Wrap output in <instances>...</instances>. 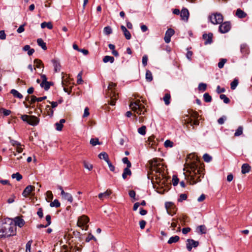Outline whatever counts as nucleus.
I'll list each match as a JSON object with an SVG mask.
<instances>
[{
    "mask_svg": "<svg viewBox=\"0 0 252 252\" xmlns=\"http://www.w3.org/2000/svg\"><path fill=\"white\" fill-rule=\"evenodd\" d=\"M16 233V227L13 222L3 223L0 225V238H5L15 235Z\"/></svg>",
    "mask_w": 252,
    "mask_h": 252,
    "instance_id": "nucleus-2",
    "label": "nucleus"
},
{
    "mask_svg": "<svg viewBox=\"0 0 252 252\" xmlns=\"http://www.w3.org/2000/svg\"><path fill=\"white\" fill-rule=\"evenodd\" d=\"M238 84V80L234 79L230 84V87L232 90H235Z\"/></svg>",
    "mask_w": 252,
    "mask_h": 252,
    "instance_id": "nucleus-37",
    "label": "nucleus"
},
{
    "mask_svg": "<svg viewBox=\"0 0 252 252\" xmlns=\"http://www.w3.org/2000/svg\"><path fill=\"white\" fill-rule=\"evenodd\" d=\"M11 177L13 179H16L17 181H20L22 179V176L18 172L13 174Z\"/></svg>",
    "mask_w": 252,
    "mask_h": 252,
    "instance_id": "nucleus-36",
    "label": "nucleus"
},
{
    "mask_svg": "<svg viewBox=\"0 0 252 252\" xmlns=\"http://www.w3.org/2000/svg\"><path fill=\"white\" fill-rule=\"evenodd\" d=\"M41 27L42 29H44L47 27L48 29L51 30L53 29V25L51 22H44L41 24Z\"/></svg>",
    "mask_w": 252,
    "mask_h": 252,
    "instance_id": "nucleus-26",
    "label": "nucleus"
},
{
    "mask_svg": "<svg viewBox=\"0 0 252 252\" xmlns=\"http://www.w3.org/2000/svg\"><path fill=\"white\" fill-rule=\"evenodd\" d=\"M82 72H80L78 75H77V83L78 84H81L83 82L82 79Z\"/></svg>",
    "mask_w": 252,
    "mask_h": 252,
    "instance_id": "nucleus-53",
    "label": "nucleus"
},
{
    "mask_svg": "<svg viewBox=\"0 0 252 252\" xmlns=\"http://www.w3.org/2000/svg\"><path fill=\"white\" fill-rule=\"evenodd\" d=\"M230 28L231 25L229 22H222L220 25L219 26V31L222 33H225L227 32L230 30Z\"/></svg>",
    "mask_w": 252,
    "mask_h": 252,
    "instance_id": "nucleus-6",
    "label": "nucleus"
},
{
    "mask_svg": "<svg viewBox=\"0 0 252 252\" xmlns=\"http://www.w3.org/2000/svg\"><path fill=\"white\" fill-rule=\"evenodd\" d=\"M220 98L221 99V100H223L224 103H226V104H227L228 103H229L230 102V99L228 97H227L226 95L225 94H221L220 95Z\"/></svg>",
    "mask_w": 252,
    "mask_h": 252,
    "instance_id": "nucleus-40",
    "label": "nucleus"
},
{
    "mask_svg": "<svg viewBox=\"0 0 252 252\" xmlns=\"http://www.w3.org/2000/svg\"><path fill=\"white\" fill-rule=\"evenodd\" d=\"M13 224H15V227L16 226H18L20 227H22L25 224V221L23 219L20 218V217H16L15 218L14 222Z\"/></svg>",
    "mask_w": 252,
    "mask_h": 252,
    "instance_id": "nucleus-16",
    "label": "nucleus"
},
{
    "mask_svg": "<svg viewBox=\"0 0 252 252\" xmlns=\"http://www.w3.org/2000/svg\"><path fill=\"white\" fill-rule=\"evenodd\" d=\"M116 84L109 82V85L106 90V95L110 98L109 103L111 105H115L116 101L118 98V94L116 92Z\"/></svg>",
    "mask_w": 252,
    "mask_h": 252,
    "instance_id": "nucleus-3",
    "label": "nucleus"
},
{
    "mask_svg": "<svg viewBox=\"0 0 252 252\" xmlns=\"http://www.w3.org/2000/svg\"><path fill=\"white\" fill-rule=\"evenodd\" d=\"M100 159H103L106 162L109 161L108 154L106 152H102L98 155Z\"/></svg>",
    "mask_w": 252,
    "mask_h": 252,
    "instance_id": "nucleus-25",
    "label": "nucleus"
},
{
    "mask_svg": "<svg viewBox=\"0 0 252 252\" xmlns=\"http://www.w3.org/2000/svg\"><path fill=\"white\" fill-rule=\"evenodd\" d=\"M187 249L188 251L190 252L192 248H196L199 245L198 241H194L193 239H187Z\"/></svg>",
    "mask_w": 252,
    "mask_h": 252,
    "instance_id": "nucleus-7",
    "label": "nucleus"
},
{
    "mask_svg": "<svg viewBox=\"0 0 252 252\" xmlns=\"http://www.w3.org/2000/svg\"><path fill=\"white\" fill-rule=\"evenodd\" d=\"M179 239L180 237L177 235L172 236L169 238L167 243L169 244H171L172 243L177 242L179 240Z\"/></svg>",
    "mask_w": 252,
    "mask_h": 252,
    "instance_id": "nucleus-28",
    "label": "nucleus"
},
{
    "mask_svg": "<svg viewBox=\"0 0 252 252\" xmlns=\"http://www.w3.org/2000/svg\"><path fill=\"white\" fill-rule=\"evenodd\" d=\"M189 11L186 8H183L181 11L180 16L182 20H184L186 22L188 21L189 19Z\"/></svg>",
    "mask_w": 252,
    "mask_h": 252,
    "instance_id": "nucleus-10",
    "label": "nucleus"
},
{
    "mask_svg": "<svg viewBox=\"0 0 252 252\" xmlns=\"http://www.w3.org/2000/svg\"><path fill=\"white\" fill-rule=\"evenodd\" d=\"M10 93L13 94V95L15 97L21 99L23 98V95L22 94L19 93L17 90L15 89H12L10 91Z\"/></svg>",
    "mask_w": 252,
    "mask_h": 252,
    "instance_id": "nucleus-27",
    "label": "nucleus"
},
{
    "mask_svg": "<svg viewBox=\"0 0 252 252\" xmlns=\"http://www.w3.org/2000/svg\"><path fill=\"white\" fill-rule=\"evenodd\" d=\"M90 144L94 146L97 144L99 145L100 143L98 138H91L90 140Z\"/></svg>",
    "mask_w": 252,
    "mask_h": 252,
    "instance_id": "nucleus-46",
    "label": "nucleus"
},
{
    "mask_svg": "<svg viewBox=\"0 0 252 252\" xmlns=\"http://www.w3.org/2000/svg\"><path fill=\"white\" fill-rule=\"evenodd\" d=\"M226 120V117L225 116H223L222 117H221V118H219L218 120V123L220 124V125H222L224 124V121Z\"/></svg>",
    "mask_w": 252,
    "mask_h": 252,
    "instance_id": "nucleus-56",
    "label": "nucleus"
},
{
    "mask_svg": "<svg viewBox=\"0 0 252 252\" xmlns=\"http://www.w3.org/2000/svg\"><path fill=\"white\" fill-rule=\"evenodd\" d=\"M46 220L47 221L46 226H49L51 223V218L49 215L46 216Z\"/></svg>",
    "mask_w": 252,
    "mask_h": 252,
    "instance_id": "nucleus-63",
    "label": "nucleus"
},
{
    "mask_svg": "<svg viewBox=\"0 0 252 252\" xmlns=\"http://www.w3.org/2000/svg\"><path fill=\"white\" fill-rule=\"evenodd\" d=\"M61 204L58 199H55L53 202H51L50 204V206L51 207H55L58 208L60 206Z\"/></svg>",
    "mask_w": 252,
    "mask_h": 252,
    "instance_id": "nucleus-34",
    "label": "nucleus"
},
{
    "mask_svg": "<svg viewBox=\"0 0 252 252\" xmlns=\"http://www.w3.org/2000/svg\"><path fill=\"white\" fill-rule=\"evenodd\" d=\"M179 182V179L176 176H173L172 178V184L174 186H176Z\"/></svg>",
    "mask_w": 252,
    "mask_h": 252,
    "instance_id": "nucleus-54",
    "label": "nucleus"
},
{
    "mask_svg": "<svg viewBox=\"0 0 252 252\" xmlns=\"http://www.w3.org/2000/svg\"><path fill=\"white\" fill-rule=\"evenodd\" d=\"M26 25V23L22 25H21L17 29V32L18 33H20L23 32L25 31L24 26Z\"/></svg>",
    "mask_w": 252,
    "mask_h": 252,
    "instance_id": "nucleus-58",
    "label": "nucleus"
},
{
    "mask_svg": "<svg viewBox=\"0 0 252 252\" xmlns=\"http://www.w3.org/2000/svg\"><path fill=\"white\" fill-rule=\"evenodd\" d=\"M122 161L124 163L126 164V167H131V162L128 160V159L127 157H125L122 159Z\"/></svg>",
    "mask_w": 252,
    "mask_h": 252,
    "instance_id": "nucleus-48",
    "label": "nucleus"
},
{
    "mask_svg": "<svg viewBox=\"0 0 252 252\" xmlns=\"http://www.w3.org/2000/svg\"><path fill=\"white\" fill-rule=\"evenodd\" d=\"M241 52L244 54H248V49L246 45L242 44L241 45Z\"/></svg>",
    "mask_w": 252,
    "mask_h": 252,
    "instance_id": "nucleus-42",
    "label": "nucleus"
},
{
    "mask_svg": "<svg viewBox=\"0 0 252 252\" xmlns=\"http://www.w3.org/2000/svg\"><path fill=\"white\" fill-rule=\"evenodd\" d=\"M39 122V119L35 116H30L28 124L32 126H36Z\"/></svg>",
    "mask_w": 252,
    "mask_h": 252,
    "instance_id": "nucleus-14",
    "label": "nucleus"
},
{
    "mask_svg": "<svg viewBox=\"0 0 252 252\" xmlns=\"http://www.w3.org/2000/svg\"><path fill=\"white\" fill-rule=\"evenodd\" d=\"M203 98L206 102H210L212 101L211 96L207 93L203 94Z\"/></svg>",
    "mask_w": 252,
    "mask_h": 252,
    "instance_id": "nucleus-35",
    "label": "nucleus"
},
{
    "mask_svg": "<svg viewBox=\"0 0 252 252\" xmlns=\"http://www.w3.org/2000/svg\"><path fill=\"white\" fill-rule=\"evenodd\" d=\"M227 60L226 59H220L218 63V67L219 68L223 67L224 64L226 63Z\"/></svg>",
    "mask_w": 252,
    "mask_h": 252,
    "instance_id": "nucleus-39",
    "label": "nucleus"
},
{
    "mask_svg": "<svg viewBox=\"0 0 252 252\" xmlns=\"http://www.w3.org/2000/svg\"><path fill=\"white\" fill-rule=\"evenodd\" d=\"M187 198V195L186 194L182 193L181 194L179 197V198L178 199L179 202H182L183 200H186Z\"/></svg>",
    "mask_w": 252,
    "mask_h": 252,
    "instance_id": "nucleus-55",
    "label": "nucleus"
},
{
    "mask_svg": "<svg viewBox=\"0 0 252 252\" xmlns=\"http://www.w3.org/2000/svg\"><path fill=\"white\" fill-rule=\"evenodd\" d=\"M213 35V33H212L204 34L203 35V38L205 40L204 44L205 45L212 43Z\"/></svg>",
    "mask_w": 252,
    "mask_h": 252,
    "instance_id": "nucleus-12",
    "label": "nucleus"
},
{
    "mask_svg": "<svg viewBox=\"0 0 252 252\" xmlns=\"http://www.w3.org/2000/svg\"><path fill=\"white\" fill-rule=\"evenodd\" d=\"M175 32L172 29H168L165 34L164 37V41L166 43H168L171 41V37L174 35Z\"/></svg>",
    "mask_w": 252,
    "mask_h": 252,
    "instance_id": "nucleus-9",
    "label": "nucleus"
},
{
    "mask_svg": "<svg viewBox=\"0 0 252 252\" xmlns=\"http://www.w3.org/2000/svg\"><path fill=\"white\" fill-rule=\"evenodd\" d=\"M112 32V30L110 26L105 27L104 28V33L106 35H109Z\"/></svg>",
    "mask_w": 252,
    "mask_h": 252,
    "instance_id": "nucleus-44",
    "label": "nucleus"
},
{
    "mask_svg": "<svg viewBox=\"0 0 252 252\" xmlns=\"http://www.w3.org/2000/svg\"><path fill=\"white\" fill-rule=\"evenodd\" d=\"M83 164L84 166V167L89 170V171H91L93 169V164H91L90 163H89L88 162L84 160L83 161Z\"/></svg>",
    "mask_w": 252,
    "mask_h": 252,
    "instance_id": "nucleus-31",
    "label": "nucleus"
},
{
    "mask_svg": "<svg viewBox=\"0 0 252 252\" xmlns=\"http://www.w3.org/2000/svg\"><path fill=\"white\" fill-rule=\"evenodd\" d=\"M34 189V187L29 185L22 192V195L23 196L27 197L28 195L30 194L31 192Z\"/></svg>",
    "mask_w": 252,
    "mask_h": 252,
    "instance_id": "nucleus-13",
    "label": "nucleus"
},
{
    "mask_svg": "<svg viewBox=\"0 0 252 252\" xmlns=\"http://www.w3.org/2000/svg\"><path fill=\"white\" fill-rule=\"evenodd\" d=\"M146 79L148 82H151L153 80V75L152 72L150 70H147L146 71Z\"/></svg>",
    "mask_w": 252,
    "mask_h": 252,
    "instance_id": "nucleus-33",
    "label": "nucleus"
},
{
    "mask_svg": "<svg viewBox=\"0 0 252 252\" xmlns=\"http://www.w3.org/2000/svg\"><path fill=\"white\" fill-rule=\"evenodd\" d=\"M56 126V129L58 131H61L62 129V128L63 127V125L62 124H60V123H57L55 124Z\"/></svg>",
    "mask_w": 252,
    "mask_h": 252,
    "instance_id": "nucleus-64",
    "label": "nucleus"
},
{
    "mask_svg": "<svg viewBox=\"0 0 252 252\" xmlns=\"http://www.w3.org/2000/svg\"><path fill=\"white\" fill-rule=\"evenodd\" d=\"M207 85L205 83H201L199 84L198 89L199 91H205L206 90Z\"/></svg>",
    "mask_w": 252,
    "mask_h": 252,
    "instance_id": "nucleus-49",
    "label": "nucleus"
},
{
    "mask_svg": "<svg viewBox=\"0 0 252 252\" xmlns=\"http://www.w3.org/2000/svg\"><path fill=\"white\" fill-rule=\"evenodd\" d=\"M243 127L242 126H240L236 130L235 133H234L235 136H239L242 134L243 133Z\"/></svg>",
    "mask_w": 252,
    "mask_h": 252,
    "instance_id": "nucleus-38",
    "label": "nucleus"
},
{
    "mask_svg": "<svg viewBox=\"0 0 252 252\" xmlns=\"http://www.w3.org/2000/svg\"><path fill=\"white\" fill-rule=\"evenodd\" d=\"M203 158L205 162H209L211 161L212 158L208 154H205L203 156Z\"/></svg>",
    "mask_w": 252,
    "mask_h": 252,
    "instance_id": "nucleus-45",
    "label": "nucleus"
},
{
    "mask_svg": "<svg viewBox=\"0 0 252 252\" xmlns=\"http://www.w3.org/2000/svg\"><path fill=\"white\" fill-rule=\"evenodd\" d=\"M139 103V100L135 102H131L129 104V107L133 111L136 112L138 115H144L146 110H143V109L145 108V107Z\"/></svg>",
    "mask_w": 252,
    "mask_h": 252,
    "instance_id": "nucleus-4",
    "label": "nucleus"
},
{
    "mask_svg": "<svg viewBox=\"0 0 252 252\" xmlns=\"http://www.w3.org/2000/svg\"><path fill=\"white\" fill-rule=\"evenodd\" d=\"M146 127L143 126L138 129V132L141 135H144L146 134Z\"/></svg>",
    "mask_w": 252,
    "mask_h": 252,
    "instance_id": "nucleus-43",
    "label": "nucleus"
},
{
    "mask_svg": "<svg viewBox=\"0 0 252 252\" xmlns=\"http://www.w3.org/2000/svg\"><path fill=\"white\" fill-rule=\"evenodd\" d=\"M32 243V240L29 241L26 245V252H31V245Z\"/></svg>",
    "mask_w": 252,
    "mask_h": 252,
    "instance_id": "nucleus-47",
    "label": "nucleus"
},
{
    "mask_svg": "<svg viewBox=\"0 0 252 252\" xmlns=\"http://www.w3.org/2000/svg\"><path fill=\"white\" fill-rule=\"evenodd\" d=\"M197 229L201 234H205L206 233V228L204 225L199 226Z\"/></svg>",
    "mask_w": 252,
    "mask_h": 252,
    "instance_id": "nucleus-41",
    "label": "nucleus"
},
{
    "mask_svg": "<svg viewBox=\"0 0 252 252\" xmlns=\"http://www.w3.org/2000/svg\"><path fill=\"white\" fill-rule=\"evenodd\" d=\"M121 29L123 32L127 40L130 39L131 37L130 32L126 29V28L124 26H121Z\"/></svg>",
    "mask_w": 252,
    "mask_h": 252,
    "instance_id": "nucleus-19",
    "label": "nucleus"
},
{
    "mask_svg": "<svg viewBox=\"0 0 252 252\" xmlns=\"http://www.w3.org/2000/svg\"><path fill=\"white\" fill-rule=\"evenodd\" d=\"M171 96L169 94H166L163 97V100L165 105H168L170 103Z\"/></svg>",
    "mask_w": 252,
    "mask_h": 252,
    "instance_id": "nucleus-29",
    "label": "nucleus"
},
{
    "mask_svg": "<svg viewBox=\"0 0 252 252\" xmlns=\"http://www.w3.org/2000/svg\"><path fill=\"white\" fill-rule=\"evenodd\" d=\"M89 221V218L85 215L79 217L77 221V225L83 228V227L88 223Z\"/></svg>",
    "mask_w": 252,
    "mask_h": 252,
    "instance_id": "nucleus-8",
    "label": "nucleus"
},
{
    "mask_svg": "<svg viewBox=\"0 0 252 252\" xmlns=\"http://www.w3.org/2000/svg\"><path fill=\"white\" fill-rule=\"evenodd\" d=\"M47 113V115L50 116V117H52L54 114V110L52 107L51 108H49L48 111L46 112Z\"/></svg>",
    "mask_w": 252,
    "mask_h": 252,
    "instance_id": "nucleus-62",
    "label": "nucleus"
},
{
    "mask_svg": "<svg viewBox=\"0 0 252 252\" xmlns=\"http://www.w3.org/2000/svg\"><path fill=\"white\" fill-rule=\"evenodd\" d=\"M37 43L38 46H40L44 50H47L46 44L44 42L42 39L38 38L37 40Z\"/></svg>",
    "mask_w": 252,
    "mask_h": 252,
    "instance_id": "nucleus-23",
    "label": "nucleus"
},
{
    "mask_svg": "<svg viewBox=\"0 0 252 252\" xmlns=\"http://www.w3.org/2000/svg\"><path fill=\"white\" fill-rule=\"evenodd\" d=\"M115 61L114 58L112 56H105L103 58V62L104 63L110 62V63H113Z\"/></svg>",
    "mask_w": 252,
    "mask_h": 252,
    "instance_id": "nucleus-24",
    "label": "nucleus"
},
{
    "mask_svg": "<svg viewBox=\"0 0 252 252\" xmlns=\"http://www.w3.org/2000/svg\"><path fill=\"white\" fill-rule=\"evenodd\" d=\"M236 16L239 18H244L246 17L247 14L240 8H238L236 10Z\"/></svg>",
    "mask_w": 252,
    "mask_h": 252,
    "instance_id": "nucleus-21",
    "label": "nucleus"
},
{
    "mask_svg": "<svg viewBox=\"0 0 252 252\" xmlns=\"http://www.w3.org/2000/svg\"><path fill=\"white\" fill-rule=\"evenodd\" d=\"M62 198L64 199L67 200L70 203H71L73 201V197L71 194L68 192H64V190H62L61 192Z\"/></svg>",
    "mask_w": 252,
    "mask_h": 252,
    "instance_id": "nucleus-11",
    "label": "nucleus"
},
{
    "mask_svg": "<svg viewBox=\"0 0 252 252\" xmlns=\"http://www.w3.org/2000/svg\"><path fill=\"white\" fill-rule=\"evenodd\" d=\"M34 63L35 64V66L37 68H40V65H43L42 63L41 60L38 59H35L34 61Z\"/></svg>",
    "mask_w": 252,
    "mask_h": 252,
    "instance_id": "nucleus-50",
    "label": "nucleus"
},
{
    "mask_svg": "<svg viewBox=\"0 0 252 252\" xmlns=\"http://www.w3.org/2000/svg\"><path fill=\"white\" fill-rule=\"evenodd\" d=\"M0 112H2L3 113V114L6 116H8L11 113V111L9 110H7V109H5L4 108H1L0 109Z\"/></svg>",
    "mask_w": 252,
    "mask_h": 252,
    "instance_id": "nucleus-52",
    "label": "nucleus"
},
{
    "mask_svg": "<svg viewBox=\"0 0 252 252\" xmlns=\"http://www.w3.org/2000/svg\"><path fill=\"white\" fill-rule=\"evenodd\" d=\"M130 167H126L124 168L122 174V177L124 179H126L127 176H130L131 175L132 172L130 170Z\"/></svg>",
    "mask_w": 252,
    "mask_h": 252,
    "instance_id": "nucleus-20",
    "label": "nucleus"
},
{
    "mask_svg": "<svg viewBox=\"0 0 252 252\" xmlns=\"http://www.w3.org/2000/svg\"><path fill=\"white\" fill-rule=\"evenodd\" d=\"M188 124H189L191 126H193L194 125L198 126L199 125V122L197 120H195L194 121L191 118H189L188 120L187 121Z\"/></svg>",
    "mask_w": 252,
    "mask_h": 252,
    "instance_id": "nucleus-32",
    "label": "nucleus"
},
{
    "mask_svg": "<svg viewBox=\"0 0 252 252\" xmlns=\"http://www.w3.org/2000/svg\"><path fill=\"white\" fill-rule=\"evenodd\" d=\"M159 166H162V165L161 164H157L156 163H152V167H151L152 171L153 172V171H155L156 173H159L160 174L162 172V170L159 167Z\"/></svg>",
    "mask_w": 252,
    "mask_h": 252,
    "instance_id": "nucleus-18",
    "label": "nucleus"
},
{
    "mask_svg": "<svg viewBox=\"0 0 252 252\" xmlns=\"http://www.w3.org/2000/svg\"><path fill=\"white\" fill-rule=\"evenodd\" d=\"M107 164L109 166V169L112 171L115 172V166L112 164V163L109 161H107Z\"/></svg>",
    "mask_w": 252,
    "mask_h": 252,
    "instance_id": "nucleus-60",
    "label": "nucleus"
},
{
    "mask_svg": "<svg viewBox=\"0 0 252 252\" xmlns=\"http://www.w3.org/2000/svg\"><path fill=\"white\" fill-rule=\"evenodd\" d=\"M111 193V190L107 189L106 191L98 194V197L100 199L103 200L104 198H108Z\"/></svg>",
    "mask_w": 252,
    "mask_h": 252,
    "instance_id": "nucleus-17",
    "label": "nucleus"
},
{
    "mask_svg": "<svg viewBox=\"0 0 252 252\" xmlns=\"http://www.w3.org/2000/svg\"><path fill=\"white\" fill-rule=\"evenodd\" d=\"M51 85H52V82L48 81L45 82L44 84H43V82H41L40 84L41 87L43 88L46 91H47L50 88Z\"/></svg>",
    "mask_w": 252,
    "mask_h": 252,
    "instance_id": "nucleus-30",
    "label": "nucleus"
},
{
    "mask_svg": "<svg viewBox=\"0 0 252 252\" xmlns=\"http://www.w3.org/2000/svg\"><path fill=\"white\" fill-rule=\"evenodd\" d=\"M251 169V166L247 163H244L242 166L241 172L242 174H246L248 173Z\"/></svg>",
    "mask_w": 252,
    "mask_h": 252,
    "instance_id": "nucleus-22",
    "label": "nucleus"
},
{
    "mask_svg": "<svg viewBox=\"0 0 252 252\" xmlns=\"http://www.w3.org/2000/svg\"><path fill=\"white\" fill-rule=\"evenodd\" d=\"M148 57L147 55H144L142 58V64L144 66H146L147 64Z\"/></svg>",
    "mask_w": 252,
    "mask_h": 252,
    "instance_id": "nucleus-59",
    "label": "nucleus"
},
{
    "mask_svg": "<svg viewBox=\"0 0 252 252\" xmlns=\"http://www.w3.org/2000/svg\"><path fill=\"white\" fill-rule=\"evenodd\" d=\"M52 63L53 64L54 71L56 72H59L61 69V65L59 60L57 59H53Z\"/></svg>",
    "mask_w": 252,
    "mask_h": 252,
    "instance_id": "nucleus-15",
    "label": "nucleus"
},
{
    "mask_svg": "<svg viewBox=\"0 0 252 252\" xmlns=\"http://www.w3.org/2000/svg\"><path fill=\"white\" fill-rule=\"evenodd\" d=\"M37 214L40 219L43 218V209L41 208H40L38 209Z\"/></svg>",
    "mask_w": 252,
    "mask_h": 252,
    "instance_id": "nucleus-61",
    "label": "nucleus"
},
{
    "mask_svg": "<svg viewBox=\"0 0 252 252\" xmlns=\"http://www.w3.org/2000/svg\"><path fill=\"white\" fill-rule=\"evenodd\" d=\"M30 116H28L27 115H21V118L24 122H26L27 123H28Z\"/></svg>",
    "mask_w": 252,
    "mask_h": 252,
    "instance_id": "nucleus-57",
    "label": "nucleus"
},
{
    "mask_svg": "<svg viewBox=\"0 0 252 252\" xmlns=\"http://www.w3.org/2000/svg\"><path fill=\"white\" fill-rule=\"evenodd\" d=\"M164 146L165 147H172L173 146V143L169 140H166L164 142Z\"/></svg>",
    "mask_w": 252,
    "mask_h": 252,
    "instance_id": "nucleus-51",
    "label": "nucleus"
},
{
    "mask_svg": "<svg viewBox=\"0 0 252 252\" xmlns=\"http://www.w3.org/2000/svg\"><path fill=\"white\" fill-rule=\"evenodd\" d=\"M209 19L213 24H220L223 21V16L220 13H216L209 16Z\"/></svg>",
    "mask_w": 252,
    "mask_h": 252,
    "instance_id": "nucleus-5",
    "label": "nucleus"
},
{
    "mask_svg": "<svg viewBox=\"0 0 252 252\" xmlns=\"http://www.w3.org/2000/svg\"><path fill=\"white\" fill-rule=\"evenodd\" d=\"M189 169L185 174V178L189 182L190 184H195L201 181L203 177V169L198 166L195 162H191L189 164Z\"/></svg>",
    "mask_w": 252,
    "mask_h": 252,
    "instance_id": "nucleus-1",
    "label": "nucleus"
}]
</instances>
